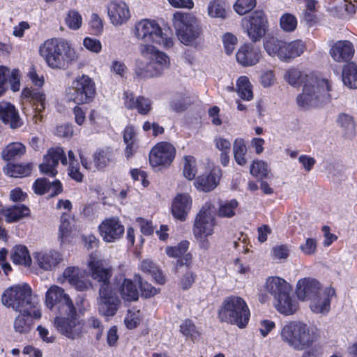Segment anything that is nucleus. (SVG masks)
Listing matches in <instances>:
<instances>
[{
	"label": "nucleus",
	"mask_w": 357,
	"mask_h": 357,
	"mask_svg": "<svg viewBox=\"0 0 357 357\" xmlns=\"http://www.w3.org/2000/svg\"><path fill=\"white\" fill-rule=\"evenodd\" d=\"M87 267L91 278L101 284L98 298L99 312L105 317L114 316L118 310L120 300L110 284L112 268L105 266L96 253L89 255Z\"/></svg>",
	"instance_id": "f257e3e1"
},
{
	"label": "nucleus",
	"mask_w": 357,
	"mask_h": 357,
	"mask_svg": "<svg viewBox=\"0 0 357 357\" xmlns=\"http://www.w3.org/2000/svg\"><path fill=\"white\" fill-rule=\"evenodd\" d=\"M39 54L53 70H66L78 58L74 48L63 38L46 40L40 46Z\"/></svg>",
	"instance_id": "f03ea898"
},
{
	"label": "nucleus",
	"mask_w": 357,
	"mask_h": 357,
	"mask_svg": "<svg viewBox=\"0 0 357 357\" xmlns=\"http://www.w3.org/2000/svg\"><path fill=\"white\" fill-rule=\"evenodd\" d=\"M331 91L332 86L328 79L312 75H305L302 93L296 99L297 103L305 109L321 107L331 100Z\"/></svg>",
	"instance_id": "7ed1b4c3"
},
{
	"label": "nucleus",
	"mask_w": 357,
	"mask_h": 357,
	"mask_svg": "<svg viewBox=\"0 0 357 357\" xmlns=\"http://www.w3.org/2000/svg\"><path fill=\"white\" fill-rule=\"evenodd\" d=\"M140 55L135 61V73L139 77L158 76L169 66L168 56L154 46L144 44L139 46Z\"/></svg>",
	"instance_id": "20e7f679"
},
{
	"label": "nucleus",
	"mask_w": 357,
	"mask_h": 357,
	"mask_svg": "<svg viewBox=\"0 0 357 357\" xmlns=\"http://www.w3.org/2000/svg\"><path fill=\"white\" fill-rule=\"evenodd\" d=\"M250 312L243 298L231 296L226 298L218 310V317L222 322L236 325L243 328L248 324Z\"/></svg>",
	"instance_id": "39448f33"
},
{
	"label": "nucleus",
	"mask_w": 357,
	"mask_h": 357,
	"mask_svg": "<svg viewBox=\"0 0 357 357\" xmlns=\"http://www.w3.org/2000/svg\"><path fill=\"white\" fill-rule=\"evenodd\" d=\"M134 35L139 40L158 44L165 49L174 45L172 34L166 30L163 31L155 20L144 19L137 22L135 24Z\"/></svg>",
	"instance_id": "423d86ee"
},
{
	"label": "nucleus",
	"mask_w": 357,
	"mask_h": 357,
	"mask_svg": "<svg viewBox=\"0 0 357 357\" xmlns=\"http://www.w3.org/2000/svg\"><path fill=\"white\" fill-rule=\"evenodd\" d=\"M281 337L292 348L303 350L312 344L314 333L307 324L299 321H291L283 326Z\"/></svg>",
	"instance_id": "0eeeda50"
},
{
	"label": "nucleus",
	"mask_w": 357,
	"mask_h": 357,
	"mask_svg": "<svg viewBox=\"0 0 357 357\" xmlns=\"http://www.w3.org/2000/svg\"><path fill=\"white\" fill-rule=\"evenodd\" d=\"M264 47L270 56H278L281 61L286 62L299 56L305 49L304 43L301 40L287 43L273 36L266 38Z\"/></svg>",
	"instance_id": "6e6552de"
},
{
	"label": "nucleus",
	"mask_w": 357,
	"mask_h": 357,
	"mask_svg": "<svg viewBox=\"0 0 357 357\" xmlns=\"http://www.w3.org/2000/svg\"><path fill=\"white\" fill-rule=\"evenodd\" d=\"M172 21L178 39L185 45L192 44L202 33L199 23L192 13L176 12Z\"/></svg>",
	"instance_id": "1a4fd4ad"
},
{
	"label": "nucleus",
	"mask_w": 357,
	"mask_h": 357,
	"mask_svg": "<svg viewBox=\"0 0 357 357\" xmlns=\"http://www.w3.org/2000/svg\"><path fill=\"white\" fill-rule=\"evenodd\" d=\"M1 302L3 305L16 312L26 308L33 309L38 305L32 296L31 287L26 284L15 285L6 289L1 296Z\"/></svg>",
	"instance_id": "9d476101"
},
{
	"label": "nucleus",
	"mask_w": 357,
	"mask_h": 357,
	"mask_svg": "<svg viewBox=\"0 0 357 357\" xmlns=\"http://www.w3.org/2000/svg\"><path fill=\"white\" fill-rule=\"evenodd\" d=\"M54 326L62 335L74 340L82 337L84 321L79 317L76 307H73L56 316L54 320Z\"/></svg>",
	"instance_id": "9b49d317"
},
{
	"label": "nucleus",
	"mask_w": 357,
	"mask_h": 357,
	"mask_svg": "<svg viewBox=\"0 0 357 357\" xmlns=\"http://www.w3.org/2000/svg\"><path fill=\"white\" fill-rule=\"evenodd\" d=\"M96 87L93 81L86 75L76 77L66 90V98L78 105L89 103L93 99Z\"/></svg>",
	"instance_id": "f8f14e48"
},
{
	"label": "nucleus",
	"mask_w": 357,
	"mask_h": 357,
	"mask_svg": "<svg viewBox=\"0 0 357 357\" xmlns=\"http://www.w3.org/2000/svg\"><path fill=\"white\" fill-rule=\"evenodd\" d=\"M23 112L26 116H31L35 123L41 122V113L45 108L46 96L40 90L26 88L22 91Z\"/></svg>",
	"instance_id": "ddd939ff"
},
{
	"label": "nucleus",
	"mask_w": 357,
	"mask_h": 357,
	"mask_svg": "<svg viewBox=\"0 0 357 357\" xmlns=\"http://www.w3.org/2000/svg\"><path fill=\"white\" fill-rule=\"evenodd\" d=\"M242 26L249 39L256 43L264 36L268 27V20L262 10H256L242 20Z\"/></svg>",
	"instance_id": "4468645a"
},
{
	"label": "nucleus",
	"mask_w": 357,
	"mask_h": 357,
	"mask_svg": "<svg viewBox=\"0 0 357 357\" xmlns=\"http://www.w3.org/2000/svg\"><path fill=\"white\" fill-rule=\"evenodd\" d=\"M216 209L211 202H206L195 217L192 231L194 235L212 236L215 226Z\"/></svg>",
	"instance_id": "2eb2a0df"
},
{
	"label": "nucleus",
	"mask_w": 357,
	"mask_h": 357,
	"mask_svg": "<svg viewBox=\"0 0 357 357\" xmlns=\"http://www.w3.org/2000/svg\"><path fill=\"white\" fill-rule=\"evenodd\" d=\"M45 303L50 310L57 306L59 314H61L66 310L75 307L70 295L63 288L56 284L50 286L46 291Z\"/></svg>",
	"instance_id": "dca6fc26"
},
{
	"label": "nucleus",
	"mask_w": 357,
	"mask_h": 357,
	"mask_svg": "<svg viewBox=\"0 0 357 357\" xmlns=\"http://www.w3.org/2000/svg\"><path fill=\"white\" fill-rule=\"evenodd\" d=\"M59 161L64 166L68 165V159L63 149L59 146L51 148L48 149L43 157V162L39 165L40 171L43 174L55 176L58 173L56 168Z\"/></svg>",
	"instance_id": "f3484780"
},
{
	"label": "nucleus",
	"mask_w": 357,
	"mask_h": 357,
	"mask_svg": "<svg viewBox=\"0 0 357 357\" xmlns=\"http://www.w3.org/2000/svg\"><path fill=\"white\" fill-rule=\"evenodd\" d=\"M175 155L176 149L172 144L159 142L150 151V164L153 167L169 166L174 160Z\"/></svg>",
	"instance_id": "a211bd4d"
},
{
	"label": "nucleus",
	"mask_w": 357,
	"mask_h": 357,
	"mask_svg": "<svg viewBox=\"0 0 357 357\" xmlns=\"http://www.w3.org/2000/svg\"><path fill=\"white\" fill-rule=\"evenodd\" d=\"M68 282L77 291H84L92 287L91 282L86 278V272L78 266H68L65 268L59 282Z\"/></svg>",
	"instance_id": "6ab92c4d"
},
{
	"label": "nucleus",
	"mask_w": 357,
	"mask_h": 357,
	"mask_svg": "<svg viewBox=\"0 0 357 357\" xmlns=\"http://www.w3.org/2000/svg\"><path fill=\"white\" fill-rule=\"evenodd\" d=\"M99 232L103 240L107 243L120 239L124 234V226L119 218H110L104 220L98 227Z\"/></svg>",
	"instance_id": "aec40b11"
},
{
	"label": "nucleus",
	"mask_w": 357,
	"mask_h": 357,
	"mask_svg": "<svg viewBox=\"0 0 357 357\" xmlns=\"http://www.w3.org/2000/svg\"><path fill=\"white\" fill-rule=\"evenodd\" d=\"M19 314L15 317L13 327L15 332L20 334L28 333L33 326V319L41 318V311L37 305L33 309L20 310Z\"/></svg>",
	"instance_id": "412c9836"
},
{
	"label": "nucleus",
	"mask_w": 357,
	"mask_h": 357,
	"mask_svg": "<svg viewBox=\"0 0 357 357\" xmlns=\"http://www.w3.org/2000/svg\"><path fill=\"white\" fill-rule=\"evenodd\" d=\"M355 52L352 43L347 40L334 43L330 49V55L335 61L347 62L353 57Z\"/></svg>",
	"instance_id": "4be33fe9"
},
{
	"label": "nucleus",
	"mask_w": 357,
	"mask_h": 357,
	"mask_svg": "<svg viewBox=\"0 0 357 357\" xmlns=\"http://www.w3.org/2000/svg\"><path fill=\"white\" fill-rule=\"evenodd\" d=\"M322 290L319 282L311 278L300 280L296 286L297 296L302 301H311Z\"/></svg>",
	"instance_id": "5701e85b"
},
{
	"label": "nucleus",
	"mask_w": 357,
	"mask_h": 357,
	"mask_svg": "<svg viewBox=\"0 0 357 357\" xmlns=\"http://www.w3.org/2000/svg\"><path fill=\"white\" fill-rule=\"evenodd\" d=\"M192 200L188 194H178L172 204L173 216L181 221H185L192 207Z\"/></svg>",
	"instance_id": "b1692460"
},
{
	"label": "nucleus",
	"mask_w": 357,
	"mask_h": 357,
	"mask_svg": "<svg viewBox=\"0 0 357 357\" xmlns=\"http://www.w3.org/2000/svg\"><path fill=\"white\" fill-rule=\"evenodd\" d=\"M261 51L251 44H244L236 52V61L243 66L256 65L261 59Z\"/></svg>",
	"instance_id": "393cba45"
},
{
	"label": "nucleus",
	"mask_w": 357,
	"mask_h": 357,
	"mask_svg": "<svg viewBox=\"0 0 357 357\" xmlns=\"http://www.w3.org/2000/svg\"><path fill=\"white\" fill-rule=\"evenodd\" d=\"M108 15L112 23L116 26L121 25L130 17L128 6L121 1H113L109 4Z\"/></svg>",
	"instance_id": "a878e982"
},
{
	"label": "nucleus",
	"mask_w": 357,
	"mask_h": 357,
	"mask_svg": "<svg viewBox=\"0 0 357 357\" xmlns=\"http://www.w3.org/2000/svg\"><path fill=\"white\" fill-rule=\"evenodd\" d=\"M335 294L333 288H325L310 301V308L316 313H327L330 310L331 299Z\"/></svg>",
	"instance_id": "bb28decb"
},
{
	"label": "nucleus",
	"mask_w": 357,
	"mask_h": 357,
	"mask_svg": "<svg viewBox=\"0 0 357 357\" xmlns=\"http://www.w3.org/2000/svg\"><path fill=\"white\" fill-rule=\"evenodd\" d=\"M33 257L38 266L45 271H52L62 261L60 253L55 250L38 252Z\"/></svg>",
	"instance_id": "cd10ccee"
},
{
	"label": "nucleus",
	"mask_w": 357,
	"mask_h": 357,
	"mask_svg": "<svg viewBox=\"0 0 357 357\" xmlns=\"http://www.w3.org/2000/svg\"><path fill=\"white\" fill-rule=\"evenodd\" d=\"M0 119L2 121L8 124L11 128H17L22 125V121L20 118L15 107L9 102H0Z\"/></svg>",
	"instance_id": "c85d7f7f"
},
{
	"label": "nucleus",
	"mask_w": 357,
	"mask_h": 357,
	"mask_svg": "<svg viewBox=\"0 0 357 357\" xmlns=\"http://www.w3.org/2000/svg\"><path fill=\"white\" fill-rule=\"evenodd\" d=\"M125 106L128 109H135L142 115L147 114L151 110V102L143 96L135 97L131 93H124Z\"/></svg>",
	"instance_id": "c756f323"
},
{
	"label": "nucleus",
	"mask_w": 357,
	"mask_h": 357,
	"mask_svg": "<svg viewBox=\"0 0 357 357\" xmlns=\"http://www.w3.org/2000/svg\"><path fill=\"white\" fill-rule=\"evenodd\" d=\"M35 193L44 195L50 193V197H54L62 192V185L59 180L50 182L45 178H38L33 185Z\"/></svg>",
	"instance_id": "7c9ffc66"
},
{
	"label": "nucleus",
	"mask_w": 357,
	"mask_h": 357,
	"mask_svg": "<svg viewBox=\"0 0 357 357\" xmlns=\"http://www.w3.org/2000/svg\"><path fill=\"white\" fill-rule=\"evenodd\" d=\"M220 178V171L213 169L208 173L198 176L195 181V185L199 190L209 192L217 187Z\"/></svg>",
	"instance_id": "2f4dec72"
},
{
	"label": "nucleus",
	"mask_w": 357,
	"mask_h": 357,
	"mask_svg": "<svg viewBox=\"0 0 357 357\" xmlns=\"http://www.w3.org/2000/svg\"><path fill=\"white\" fill-rule=\"evenodd\" d=\"M116 160L115 151L109 146L99 149L93 154L94 165L98 170L114 164Z\"/></svg>",
	"instance_id": "473e14b6"
},
{
	"label": "nucleus",
	"mask_w": 357,
	"mask_h": 357,
	"mask_svg": "<svg viewBox=\"0 0 357 357\" xmlns=\"http://www.w3.org/2000/svg\"><path fill=\"white\" fill-rule=\"evenodd\" d=\"M265 290L273 296L274 299L285 292L291 291L289 284L278 276L268 277L265 282Z\"/></svg>",
	"instance_id": "72a5a7b5"
},
{
	"label": "nucleus",
	"mask_w": 357,
	"mask_h": 357,
	"mask_svg": "<svg viewBox=\"0 0 357 357\" xmlns=\"http://www.w3.org/2000/svg\"><path fill=\"white\" fill-rule=\"evenodd\" d=\"M290 294L291 291L285 292L274 299V305L281 314L289 315L298 310V303Z\"/></svg>",
	"instance_id": "f704fd0d"
},
{
	"label": "nucleus",
	"mask_w": 357,
	"mask_h": 357,
	"mask_svg": "<svg viewBox=\"0 0 357 357\" xmlns=\"http://www.w3.org/2000/svg\"><path fill=\"white\" fill-rule=\"evenodd\" d=\"M1 215L8 222H13L30 215V209L24 204H17L13 207L3 209L1 207Z\"/></svg>",
	"instance_id": "c9c22d12"
},
{
	"label": "nucleus",
	"mask_w": 357,
	"mask_h": 357,
	"mask_svg": "<svg viewBox=\"0 0 357 357\" xmlns=\"http://www.w3.org/2000/svg\"><path fill=\"white\" fill-rule=\"evenodd\" d=\"M10 259L14 264L25 267H29L32 261L27 248L22 245H17L12 248Z\"/></svg>",
	"instance_id": "e433bc0d"
},
{
	"label": "nucleus",
	"mask_w": 357,
	"mask_h": 357,
	"mask_svg": "<svg viewBox=\"0 0 357 357\" xmlns=\"http://www.w3.org/2000/svg\"><path fill=\"white\" fill-rule=\"evenodd\" d=\"M119 292L125 301H136L139 298V291L136 284L130 279H124L119 287Z\"/></svg>",
	"instance_id": "4c0bfd02"
},
{
	"label": "nucleus",
	"mask_w": 357,
	"mask_h": 357,
	"mask_svg": "<svg viewBox=\"0 0 357 357\" xmlns=\"http://www.w3.org/2000/svg\"><path fill=\"white\" fill-rule=\"evenodd\" d=\"M26 153V147L21 142H12L8 144L1 152L4 160H12L20 158Z\"/></svg>",
	"instance_id": "58836bf2"
},
{
	"label": "nucleus",
	"mask_w": 357,
	"mask_h": 357,
	"mask_svg": "<svg viewBox=\"0 0 357 357\" xmlns=\"http://www.w3.org/2000/svg\"><path fill=\"white\" fill-rule=\"evenodd\" d=\"M342 81L350 89H357V66L354 63L345 65L342 70Z\"/></svg>",
	"instance_id": "ea45409f"
},
{
	"label": "nucleus",
	"mask_w": 357,
	"mask_h": 357,
	"mask_svg": "<svg viewBox=\"0 0 357 357\" xmlns=\"http://www.w3.org/2000/svg\"><path fill=\"white\" fill-rule=\"evenodd\" d=\"M141 269L142 271L150 274L155 280L160 284L165 282V278L156 264L149 259L142 261Z\"/></svg>",
	"instance_id": "a19ab883"
},
{
	"label": "nucleus",
	"mask_w": 357,
	"mask_h": 357,
	"mask_svg": "<svg viewBox=\"0 0 357 357\" xmlns=\"http://www.w3.org/2000/svg\"><path fill=\"white\" fill-rule=\"evenodd\" d=\"M237 93L245 100H251L253 98L252 84L246 76L240 77L236 83Z\"/></svg>",
	"instance_id": "79ce46f5"
},
{
	"label": "nucleus",
	"mask_w": 357,
	"mask_h": 357,
	"mask_svg": "<svg viewBox=\"0 0 357 357\" xmlns=\"http://www.w3.org/2000/svg\"><path fill=\"white\" fill-rule=\"evenodd\" d=\"M31 171L30 165H20L8 163L4 168L3 172L10 177H24L28 176Z\"/></svg>",
	"instance_id": "37998d69"
},
{
	"label": "nucleus",
	"mask_w": 357,
	"mask_h": 357,
	"mask_svg": "<svg viewBox=\"0 0 357 357\" xmlns=\"http://www.w3.org/2000/svg\"><path fill=\"white\" fill-rule=\"evenodd\" d=\"M233 152L236 163L241 166H244L247 163V159L245 158L247 147L243 139L237 138L234 140L233 144Z\"/></svg>",
	"instance_id": "c03bdc74"
},
{
	"label": "nucleus",
	"mask_w": 357,
	"mask_h": 357,
	"mask_svg": "<svg viewBox=\"0 0 357 357\" xmlns=\"http://www.w3.org/2000/svg\"><path fill=\"white\" fill-rule=\"evenodd\" d=\"M337 123L340 126L344 135L347 137H352L355 135L356 126L351 116L341 114L337 118Z\"/></svg>",
	"instance_id": "a18cd8bd"
},
{
	"label": "nucleus",
	"mask_w": 357,
	"mask_h": 357,
	"mask_svg": "<svg viewBox=\"0 0 357 357\" xmlns=\"http://www.w3.org/2000/svg\"><path fill=\"white\" fill-rule=\"evenodd\" d=\"M180 331L186 337L190 338L192 341L199 339L200 333L196 326L190 319H185L180 325Z\"/></svg>",
	"instance_id": "49530a36"
},
{
	"label": "nucleus",
	"mask_w": 357,
	"mask_h": 357,
	"mask_svg": "<svg viewBox=\"0 0 357 357\" xmlns=\"http://www.w3.org/2000/svg\"><path fill=\"white\" fill-rule=\"evenodd\" d=\"M67 26L71 30H78L82 25V17L76 10H70L65 17Z\"/></svg>",
	"instance_id": "de8ad7c7"
},
{
	"label": "nucleus",
	"mask_w": 357,
	"mask_h": 357,
	"mask_svg": "<svg viewBox=\"0 0 357 357\" xmlns=\"http://www.w3.org/2000/svg\"><path fill=\"white\" fill-rule=\"evenodd\" d=\"M197 170L196 160L193 156L188 155L184 157L183 175L188 180L195 178Z\"/></svg>",
	"instance_id": "09e8293b"
},
{
	"label": "nucleus",
	"mask_w": 357,
	"mask_h": 357,
	"mask_svg": "<svg viewBox=\"0 0 357 357\" xmlns=\"http://www.w3.org/2000/svg\"><path fill=\"white\" fill-rule=\"evenodd\" d=\"M237 206L238 202L236 199L225 202L220 206L218 215L222 218H231L235 215Z\"/></svg>",
	"instance_id": "8fccbe9b"
},
{
	"label": "nucleus",
	"mask_w": 357,
	"mask_h": 357,
	"mask_svg": "<svg viewBox=\"0 0 357 357\" xmlns=\"http://www.w3.org/2000/svg\"><path fill=\"white\" fill-rule=\"evenodd\" d=\"M72 231L70 221L67 215L63 214L61 217V223L59 227V238L61 243H64L70 236Z\"/></svg>",
	"instance_id": "3c124183"
},
{
	"label": "nucleus",
	"mask_w": 357,
	"mask_h": 357,
	"mask_svg": "<svg viewBox=\"0 0 357 357\" xmlns=\"http://www.w3.org/2000/svg\"><path fill=\"white\" fill-rule=\"evenodd\" d=\"M134 280L135 282H137L139 284L143 296L149 298L158 294V290L147 282H143L140 275H135L134 276Z\"/></svg>",
	"instance_id": "603ef678"
},
{
	"label": "nucleus",
	"mask_w": 357,
	"mask_h": 357,
	"mask_svg": "<svg viewBox=\"0 0 357 357\" xmlns=\"http://www.w3.org/2000/svg\"><path fill=\"white\" fill-rule=\"evenodd\" d=\"M196 279L197 274L190 268H187L180 278L179 286L183 290H188L192 286Z\"/></svg>",
	"instance_id": "864d4df0"
},
{
	"label": "nucleus",
	"mask_w": 357,
	"mask_h": 357,
	"mask_svg": "<svg viewBox=\"0 0 357 357\" xmlns=\"http://www.w3.org/2000/svg\"><path fill=\"white\" fill-rule=\"evenodd\" d=\"M256 4V0H236L234 8L237 13L243 15L252 10Z\"/></svg>",
	"instance_id": "5fc2aeb1"
},
{
	"label": "nucleus",
	"mask_w": 357,
	"mask_h": 357,
	"mask_svg": "<svg viewBox=\"0 0 357 357\" xmlns=\"http://www.w3.org/2000/svg\"><path fill=\"white\" fill-rule=\"evenodd\" d=\"M188 248L189 242L188 241H183L177 246L167 247L165 252L169 257L177 258L184 255Z\"/></svg>",
	"instance_id": "6e6d98bb"
},
{
	"label": "nucleus",
	"mask_w": 357,
	"mask_h": 357,
	"mask_svg": "<svg viewBox=\"0 0 357 357\" xmlns=\"http://www.w3.org/2000/svg\"><path fill=\"white\" fill-rule=\"evenodd\" d=\"M141 312L138 310H130L128 311L124 323L129 329L136 328L140 323Z\"/></svg>",
	"instance_id": "4d7b16f0"
},
{
	"label": "nucleus",
	"mask_w": 357,
	"mask_h": 357,
	"mask_svg": "<svg viewBox=\"0 0 357 357\" xmlns=\"http://www.w3.org/2000/svg\"><path fill=\"white\" fill-rule=\"evenodd\" d=\"M297 26V20L295 16L291 14H284L280 18L281 28L287 32H291L295 30Z\"/></svg>",
	"instance_id": "13d9d810"
},
{
	"label": "nucleus",
	"mask_w": 357,
	"mask_h": 357,
	"mask_svg": "<svg viewBox=\"0 0 357 357\" xmlns=\"http://www.w3.org/2000/svg\"><path fill=\"white\" fill-rule=\"evenodd\" d=\"M250 172L254 176L265 177L268 174L267 164L262 160L253 161Z\"/></svg>",
	"instance_id": "bf43d9fd"
},
{
	"label": "nucleus",
	"mask_w": 357,
	"mask_h": 357,
	"mask_svg": "<svg viewBox=\"0 0 357 357\" xmlns=\"http://www.w3.org/2000/svg\"><path fill=\"white\" fill-rule=\"evenodd\" d=\"M238 42L237 38L231 33H227L222 36L224 49L227 54H231L236 48Z\"/></svg>",
	"instance_id": "052dcab7"
},
{
	"label": "nucleus",
	"mask_w": 357,
	"mask_h": 357,
	"mask_svg": "<svg viewBox=\"0 0 357 357\" xmlns=\"http://www.w3.org/2000/svg\"><path fill=\"white\" fill-rule=\"evenodd\" d=\"M208 13L212 17L225 18L226 16L225 9L216 1L210 2L208 6Z\"/></svg>",
	"instance_id": "680f3d73"
},
{
	"label": "nucleus",
	"mask_w": 357,
	"mask_h": 357,
	"mask_svg": "<svg viewBox=\"0 0 357 357\" xmlns=\"http://www.w3.org/2000/svg\"><path fill=\"white\" fill-rule=\"evenodd\" d=\"M284 78L289 84L297 86L301 83L303 74L298 69L291 68L285 73Z\"/></svg>",
	"instance_id": "e2e57ef3"
},
{
	"label": "nucleus",
	"mask_w": 357,
	"mask_h": 357,
	"mask_svg": "<svg viewBox=\"0 0 357 357\" xmlns=\"http://www.w3.org/2000/svg\"><path fill=\"white\" fill-rule=\"evenodd\" d=\"M289 255V249L287 245H276L271 250V257L274 260L286 259Z\"/></svg>",
	"instance_id": "0e129e2a"
},
{
	"label": "nucleus",
	"mask_w": 357,
	"mask_h": 357,
	"mask_svg": "<svg viewBox=\"0 0 357 357\" xmlns=\"http://www.w3.org/2000/svg\"><path fill=\"white\" fill-rule=\"evenodd\" d=\"M83 45L87 50L95 53H99L102 50L100 41L96 38H86L83 41Z\"/></svg>",
	"instance_id": "69168bd1"
},
{
	"label": "nucleus",
	"mask_w": 357,
	"mask_h": 357,
	"mask_svg": "<svg viewBox=\"0 0 357 357\" xmlns=\"http://www.w3.org/2000/svg\"><path fill=\"white\" fill-rule=\"evenodd\" d=\"M300 248L305 255H313L317 250V241L314 238H308L306 239L305 243L301 245Z\"/></svg>",
	"instance_id": "338daca9"
},
{
	"label": "nucleus",
	"mask_w": 357,
	"mask_h": 357,
	"mask_svg": "<svg viewBox=\"0 0 357 357\" xmlns=\"http://www.w3.org/2000/svg\"><path fill=\"white\" fill-rule=\"evenodd\" d=\"M68 175L71 178L74 179L77 182L82 181L83 174L79 171V163H71L68 167Z\"/></svg>",
	"instance_id": "774afa93"
}]
</instances>
